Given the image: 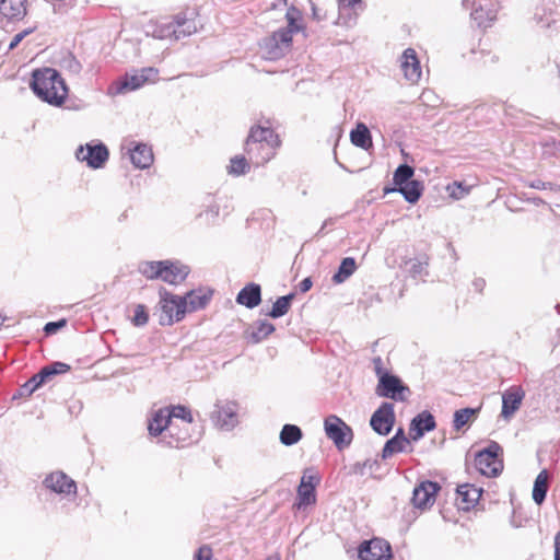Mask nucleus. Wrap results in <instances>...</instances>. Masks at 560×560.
<instances>
[{
	"label": "nucleus",
	"mask_w": 560,
	"mask_h": 560,
	"mask_svg": "<svg viewBox=\"0 0 560 560\" xmlns=\"http://www.w3.org/2000/svg\"><path fill=\"white\" fill-rule=\"evenodd\" d=\"M31 88L40 100L55 106H60L68 96L65 80L52 68L35 70L32 74Z\"/></svg>",
	"instance_id": "nucleus-1"
},
{
	"label": "nucleus",
	"mask_w": 560,
	"mask_h": 560,
	"mask_svg": "<svg viewBox=\"0 0 560 560\" xmlns=\"http://www.w3.org/2000/svg\"><path fill=\"white\" fill-rule=\"evenodd\" d=\"M279 145V137L270 127L254 126L246 138L244 150L248 160L258 166L270 161Z\"/></svg>",
	"instance_id": "nucleus-2"
},
{
	"label": "nucleus",
	"mask_w": 560,
	"mask_h": 560,
	"mask_svg": "<svg viewBox=\"0 0 560 560\" xmlns=\"http://www.w3.org/2000/svg\"><path fill=\"white\" fill-rule=\"evenodd\" d=\"M288 25L273 32L270 36L262 39L260 49L264 58L268 60H277L283 57L291 48L292 36L299 32L300 26L295 19L288 13Z\"/></svg>",
	"instance_id": "nucleus-3"
},
{
	"label": "nucleus",
	"mask_w": 560,
	"mask_h": 560,
	"mask_svg": "<svg viewBox=\"0 0 560 560\" xmlns=\"http://www.w3.org/2000/svg\"><path fill=\"white\" fill-rule=\"evenodd\" d=\"M160 294L159 323L163 326L179 322L187 312V301L183 296L174 295L162 288Z\"/></svg>",
	"instance_id": "nucleus-4"
},
{
	"label": "nucleus",
	"mask_w": 560,
	"mask_h": 560,
	"mask_svg": "<svg viewBox=\"0 0 560 560\" xmlns=\"http://www.w3.org/2000/svg\"><path fill=\"white\" fill-rule=\"evenodd\" d=\"M503 448L498 442L491 441L489 445L475 456V466L486 477H497L503 469L501 458Z\"/></svg>",
	"instance_id": "nucleus-5"
},
{
	"label": "nucleus",
	"mask_w": 560,
	"mask_h": 560,
	"mask_svg": "<svg viewBox=\"0 0 560 560\" xmlns=\"http://www.w3.org/2000/svg\"><path fill=\"white\" fill-rule=\"evenodd\" d=\"M70 370V365L63 362H54L49 365L44 366L38 373L33 375L26 381L18 392L13 395V399L30 397L36 389H38L48 378L57 374L67 373Z\"/></svg>",
	"instance_id": "nucleus-6"
},
{
	"label": "nucleus",
	"mask_w": 560,
	"mask_h": 560,
	"mask_svg": "<svg viewBox=\"0 0 560 560\" xmlns=\"http://www.w3.org/2000/svg\"><path fill=\"white\" fill-rule=\"evenodd\" d=\"M210 419L219 429L231 431L238 424V405L231 400H218Z\"/></svg>",
	"instance_id": "nucleus-7"
},
{
	"label": "nucleus",
	"mask_w": 560,
	"mask_h": 560,
	"mask_svg": "<svg viewBox=\"0 0 560 560\" xmlns=\"http://www.w3.org/2000/svg\"><path fill=\"white\" fill-rule=\"evenodd\" d=\"M462 5L465 9L472 8L471 19L479 27H488L497 19L499 4L494 0H463Z\"/></svg>",
	"instance_id": "nucleus-8"
},
{
	"label": "nucleus",
	"mask_w": 560,
	"mask_h": 560,
	"mask_svg": "<svg viewBox=\"0 0 560 560\" xmlns=\"http://www.w3.org/2000/svg\"><path fill=\"white\" fill-rule=\"evenodd\" d=\"M375 394L378 397L389 398L395 401H406L410 389L398 376L390 374L381 377L376 385Z\"/></svg>",
	"instance_id": "nucleus-9"
},
{
	"label": "nucleus",
	"mask_w": 560,
	"mask_h": 560,
	"mask_svg": "<svg viewBox=\"0 0 560 560\" xmlns=\"http://www.w3.org/2000/svg\"><path fill=\"white\" fill-rule=\"evenodd\" d=\"M325 433L330 439L337 448L342 450L351 444L353 433L349 425H347L337 416H329L324 422Z\"/></svg>",
	"instance_id": "nucleus-10"
},
{
	"label": "nucleus",
	"mask_w": 560,
	"mask_h": 560,
	"mask_svg": "<svg viewBox=\"0 0 560 560\" xmlns=\"http://www.w3.org/2000/svg\"><path fill=\"white\" fill-rule=\"evenodd\" d=\"M199 432L195 431L192 422L173 421L171 428H167V444L172 447H180L191 444L199 439Z\"/></svg>",
	"instance_id": "nucleus-11"
},
{
	"label": "nucleus",
	"mask_w": 560,
	"mask_h": 560,
	"mask_svg": "<svg viewBox=\"0 0 560 560\" xmlns=\"http://www.w3.org/2000/svg\"><path fill=\"white\" fill-rule=\"evenodd\" d=\"M395 410L392 402L384 401L370 419L371 428L380 435H388L395 424Z\"/></svg>",
	"instance_id": "nucleus-12"
},
{
	"label": "nucleus",
	"mask_w": 560,
	"mask_h": 560,
	"mask_svg": "<svg viewBox=\"0 0 560 560\" xmlns=\"http://www.w3.org/2000/svg\"><path fill=\"white\" fill-rule=\"evenodd\" d=\"M75 156L79 161H85L88 166L91 168L96 170L103 167L105 162L108 160L109 152L106 145L103 143H88L85 148L81 145L77 150Z\"/></svg>",
	"instance_id": "nucleus-13"
},
{
	"label": "nucleus",
	"mask_w": 560,
	"mask_h": 560,
	"mask_svg": "<svg viewBox=\"0 0 560 560\" xmlns=\"http://www.w3.org/2000/svg\"><path fill=\"white\" fill-rule=\"evenodd\" d=\"M359 558L361 560H390V545L381 538L364 541L359 548Z\"/></svg>",
	"instance_id": "nucleus-14"
},
{
	"label": "nucleus",
	"mask_w": 560,
	"mask_h": 560,
	"mask_svg": "<svg viewBox=\"0 0 560 560\" xmlns=\"http://www.w3.org/2000/svg\"><path fill=\"white\" fill-rule=\"evenodd\" d=\"M319 483V478L315 475H310L304 471L300 486L298 488V509H302L316 503V486Z\"/></svg>",
	"instance_id": "nucleus-15"
},
{
	"label": "nucleus",
	"mask_w": 560,
	"mask_h": 560,
	"mask_svg": "<svg viewBox=\"0 0 560 560\" xmlns=\"http://www.w3.org/2000/svg\"><path fill=\"white\" fill-rule=\"evenodd\" d=\"M43 483L47 489L58 494L74 495L77 493L75 481L63 471H54L49 474L46 476Z\"/></svg>",
	"instance_id": "nucleus-16"
},
{
	"label": "nucleus",
	"mask_w": 560,
	"mask_h": 560,
	"mask_svg": "<svg viewBox=\"0 0 560 560\" xmlns=\"http://www.w3.org/2000/svg\"><path fill=\"white\" fill-rule=\"evenodd\" d=\"M190 269L188 266L182 264L177 260H163L160 277L166 283L170 284H179L182 283L189 275Z\"/></svg>",
	"instance_id": "nucleus-17"
},
{
	"label": "nucleus",
	"mask_w": 560,
	"mask_h": 560,
	"mask_svg": "<svg viewBox=\"0 0 560 560\" xmlns=\"http://www.w3.org/2000/svg\"><path fill=\"white\" fill-rule=\"evenodd\" d=\"M400 69L407 81L417 83L422 74L421 66L417 52L413 48L404 50L400 57Z\"/></svg>",
	"instance_id": "nucleus-18"
},
{
	"label": "nucleus",
	"mask_w": 560,
	"mask_h": 560,
	"mask_svg": "<svg viewBox=\"0 0 560 560\" xmlns=\"http://www.w3.org/2000/svg\"><path fill=\"white\" fill-rule=\"evenodd\" d=\"M525 392L521 387H511L502 394L501 416L509 420L521 407Z\"/></svg>",
	"instance_id": "nucleus-19"
},
{
	"label": "nucleus",
	"mask_w": 560,
	"mask_h": 560,
	"mask_svg": "<svg viewBox=\"0 0 560 560\" xmlns=\"http://www.w3.org/2000/svg\"><path fill=\"white\" fill-rule=\"evenodd\" d=\"M440 489V486L433 481L421 482L415 488L412 493V503L415 506L424 509L428 505L433 504L435 500V493Z\"/></svg>",
	"instance_id": "nucleus-20"
},
{
	"label": "nucleus",
	"mask_w": 560,
	"mask_h": 560,
	"mask_svg": "<svg viewBox=\"0 0 560 560\" xmlns=\"http://www.w3.org/2000/svg\"><path fill=\"white\" fill-rule=\"evenodd\" d=\"M536 25L548 36H553L560 32V12L555 10H544L541 14L534 16Z\"/></svg>",
	"instance_id": "nucleus-21"
},
{
	"label": "nucleus",
	"mask_w": 560,
	"mask_h": 560,
	"mask_svg": "<svg viewBox=\"0 0 560 560\" xmlns=\"http://www.w3.org/2000/svg\"><path fill=\"white\" fill-rule=\"evenodd\" d=\"M26 0H0V22L22 20L26 14Z\"/></svg>",
	"instance_id": "nucleus-22"
},
{
	"label": "nucleus",
	"mask_w": 560,
	"mask_h": 560,
	"mask_svg": "<svg viewBox=\"0 0 560 560\" xmlns=\"http://www.w3.org/2000/svg\"><path fill=\"white\" fill-rule=\"evenodd\" d=\"M434 428L433 415L429 411H422L411 420L409 434L413 441H418L425 432L432 431Z\"/></svg>",
	"instance_id": "nucleus-23"
},
{
	"label": "nucleus",
	"mask_w": 560,
	"mask_h": 560,
	"mask_svg": "<svg viewBox=\"0 0 560 560\" xmlns=\"http://www.w3.org/2000/svg\"><path fill=\"white\" fill-rule=\"evenodd\" d=\"M236 302L247 308H254L261 302V289L259 284L249 283L237 294Z\"/></svg>",
	"instance_id": "nucleus-24"
},
{
	"label": "nucleus",
	"mask_w": 560,
	"mask_h": 560,
	"mask_svg": "<svg viewBox=\"0 0 560 560\" xmlns=\"http://www.w3.org/2000/svg\"><path fill=\"white\" fill-rule=\"evenodd\" d=\"M170 415L171 413H167V408L158 410L149 422V433L153 436L163 434V439L167 438V428H171L173 422L170 421Z\"/></svg>",
	"instance_id": "nucleus-25"
},
{
	"label": "nucleus",
	"mask_w": 560,
	"mask_h": 560,
	"mask_svg": "<svg viewBox=\"0 0 560 560\" xmlns=\"http://www.w3.org/2000/svg\"><path fill=\"white\" fill-rule=\"evenodd\" d=\"M130 160L138 168H148L153 162V153L150 147L143 143H137L129 149Z\"/></svg>",
	"instance_id": "nucleus-26"
},
{
	"label": "nucleus",
	"mask_w": 560,
	"mask_h": 560,
	"mask_svg": "<svg viewBox=\"0 0 560 560\" xmlns=\"http://www.w3.org/2000/svg\"><path fill=\"white\" fill-rule=\"evenodd\" d=\"M273 331V324L267 320H257L246 329L245 336L249 342L259 343Z\"/></svg>",
	"instance_id": "nucleus-27"
},
{
	"label": "nucleus",
	"mask_w": 560,
	"mask_h": 560,
	"mask_svg": "<svg viewBox=\"0 0 560 560\" xmlns=\"http://www.w3.org/2000/svg\"><path fill=\"white\" fill-rule=\"evenodd\" d=\"M481 497V489L474 485L465 483L457 487V500L462 503L463 510H469Z\"/></svg>",
	"instance_id": "nucleus-28"
},
{
	"label": "nucleus",
	"mask_w": 560,
	"mask_h": 560,
	"mask_svg": "<svg viewBox=\"0 0 560 560\" xmlns=\"http://www.w3.org/2000/svg\"><path fill=\"white\" fill-rule=\"evenodd\" d=\"M154 72V69H143L141 73L126 75V78L116 85V93H124L125 91H135L141 88L148 80V73Z\"/></svg>",
	"instance_id": "nucleus-29"
},
{
	"label": "nucleus",
	"mask_w": 560,
	"mask_h": 560,
	"mask_svg": "<svg viewBox=\"0 0 560 560\" xmlns=\"http://www.w3.org/2000/svg\"><path fill=\"white\" fill-rule=\"evenodd\" d=\"M351 142L361 149L368 150L372 147V137L369 128L363 124L359 122L357 127L350 132Z\"/></svg>",
	"instance_id": "nucleus-30"
},
{
	"label": "nucleus",
	"mask_w": 560,
	"mask_h": 560,
	"mask_svg": "<svg viewBox=\"0 0 560 560\" xmlns=\"http://www.w3.org/2000/svg\"><path fill=\"white\" fill-rule=\"evenodd\" d=\"M549 475L546 469L541 470L534 481L533 500L537 505L542 504L548 491Z\"/></svg>",
	"instance_id": "nucleus-31"
},
{
	"label": "nucleus",
	"mask_w": 560,
	"mask_h": 560,
	"mask_svg": "<svg viewBox=\"0 0 560 560\" xmlns=\"http://www.w3.org/2000/svg\"><path fill=\"white\" fill-rule=\"evenodd\" d=\"M172 27L175 39L184 38L196 32V23L180 15L175 16Z\"/></svg>",
	"instance_id": "nucleus-32"
},
{
	"label": "nucleus",
	"mask_w": 560,
	"mask_h": 560,
	"mask_svg": "<svg viewBox=\"0 0 560 560\" xmlns=\"http://www.w3.org/2000/svg\"><path fill=\"white\" fill-rule=\"evenodd\" d=\"M423 191V185L421 182L412 179L404 185H400L398 187V192H400L405 200L409 203H416Z\"/></svg>",
	"instance_id": "nucleus-33"
},
{
	"label": "nucleus",
	"mask_w": 560,
	"mask_h": 560,
	"mask_svg": "<svg viewBox=\"0 0 560 560\" xmlns=\"http://www.w3.org/2000/svg\"><path fill=\"white\" fill-rule=\"evenodd\" d=\"M357 270L355 259L352 257H346L341 260L337 272L332 276V281L337 284L345 282L349 279Z\"/></svg>",
	"instance_id": "nucleus-34"
},
{
	"label": "nucleus",
	"mask_w": 560,
	"mask_h": 560,
	"mask_svg": "<svg viewBox=\"0 0 560 560\" xmlns=\"http://www.w3.org/2000/svg\"><path fill=\"white\" fill-rule=\"evenodd\" d=\"M303 436L302 430L295 424H284L280 431V442L285 446L296 444Z\"/></svg>",
	"instance_id": "nucleus-35"
},
{
	"label": "nucleus",
	"mask_w": 560,
	"mask_h": 560,
	"mask_svg": "<svg viewBox=\"0 0 560 560\" xmlns=\"http://www.w3.org/2000/svg\"><path fill=\"white\" fill-rule=\"evenodd\" d=\"M293 298V293L278 298L277 301L273 303L272 308L267 313V315L270 316L271 318L282 317L289 312Z\"/></svg>",
	"instance_id": "nucleus-36"
},
{
	"label": "nucleus",
	"mask_w": 560,
	"mask_h": 560,
	"mask_svg": "<svg viewBox=\"0 0 560 560\" xmlns=\"http://www.w3.org/2000/svg\"><path fill=\"white\" fill-rule=\"evenodd\" d=\"M162 264H163V260L142 261L139 264L138 270L142 276H144L149 280L160 279V277L162 276V273H161Z\"/></svg>",
	"instance_id": "nucleus-37"
},
{
	"label": "nucleus",
	"mask_w": 560,
	"mask_h": 560,
	"mask_svg": "<svg viewBox=\"0 0 560 560\" xmlns=\"http://www.w3.org/2000/svg\"><path fill=\"white\" fill-rule=\"evenodd\" d=\"M479 411V408H463L459 410H456L454 413V428L456 430H460L464 425H466L470 419L477 415Z\"/></svg>",
	"instance_id": "nucleus-38"
},
{
	"label": "nucleus",
	"mask_w": 560,
	"mask_h": 560,
	"mask_svg": "<svg viewBox=\"0 0 560 560\" xmlns=\"http://www.w3.org/2000/svg\"><path fill=\"white\" fill-rule=\"evenodd\" d=\"M184 298L187 301V311L190 312L203 308L210 300V296H208L207 294H200L194 291L189 292Z\"/></svg>",
	"instance_id": "nucleus-39"
},
{
	"label": "nucleus",
	"mask_w": 560,
	"mask_h": 560,
	"mask_svg": "<svg viewBox=\"0 0 560 560\" xmlns=\"http://www.w3.org/2000/svg\"><path fill=\"white\" fill-rule=\"evenodd\" d=\"M410 444H405L402 441H399L398 439L390 438L386 441L383 451H382V458L387 459L392 457L396 453H401L406 451V447Z\"/></svg>",
	"instance_id": "nucleus-40"
},
{
	"label": "nucleus",
	"mask_w": 560,
	"mask_h": 560,
	"mask_svg": "<svg viewBox=\"0 0 560 560\" xmlns=\"http://www.w3.org/2000/svg\"><path fill=\"white\" fill-rule=\"evenodd\" d=\"M413 174L415 170L411 166H409L408 164H400L394 172L393 180L395 186L399 187L400 185H404L412 180L411 177L413 176Z\"/></svg>",
	"instance_id": "nucleus-41"
},
{
	"label": "nucleus",
	"mask_w": 560,
	"mask_h": 560,
	"mask_svg": "<svg viewBox=\"0 0 560 560\" xmlns=\"http://www.w3.org/2000/svg\"><path fill=\"white\" fill-rule=\"evenodd\" d=\"M167 413L170 415V421H187L192 422V416L188 408L185 406H173L172 408H167Z\"/></svg>",
	"instance_id": "nucleus-42"
},
{
	"label": "nucleus",
	"mask_w": 560,
	"mask_h": 560,
	"mask_svg": "<svg viewBox=\"0 0 560 560\" xmlns=\"http://www.w3.org/2000/svg\"><path fill=\"white\" fill-rule=\"evenodd\" d=\"M249 165L244 156H234L231 159L229 173L235 176L244 175L248 172Z\"/></svg>",
	"instance_id": "nucleus-43"
},
{
	"label": "nucleus",
	"mask_w": 560,
	"mask_h": 560,
	"mask_svg": "<svg viewBox=\"0 0 560 560\" xmlns=\"http://www.w3.org/2000/svg\"><path fill=\"white\" fill-rule=\"evenodd\" d=\"M447 191L453 199L459 200L469 195L471 186L464 184L463 182H454L447 185Z\"/></svg>",
	"instance_id": "nucleus-44"
},
{
	"label": "nucleus",
	"mask_w": 560,
	"mask_h": 560,
	"mask_svg": "<svg viewBox=\"0 0 560 560\" xmlns=\"http://www.w3.org/2000/svg\"><path fill=\"white\" fill-rule=\"evenodd\" d=\"M149 320V314L147 312V308L143 304H138L135 307V315L132 317V324L135 326L141 327L148 324Z\"/></svg>",
	"instance_id": "nucleus-45"
},
{
	"label": "nucleus",
	"mask_w": 560,
	"mask_h": 560,
	"mask_svg": "<svg viewBox=\"0 0 560 560\" xmlns=\"http://www.w3.org/2000/svg\"><path fill=\"white\" fill-rule=\"evenodd\" d=\"M61 67L72 74H79L82 68L81 63L73 56L63 58Z\"/></svg>",
	"instance_id": "nucleus-46"
},
{
	"label": "nucleus",
	"mask_w": 560,
	"mask_h": 560,
	"mask_svg": "<svg viewBox=\"0 0 560 560\" xmlns=\"http://www.w3.org/2000/svg\"><path fill=\"white\" fill-rule=\"evenodd\" d=\"M372 362H373V370H374L375 375L377 376L378 381L381 380V377L383 375H390L392 374V373H389L386 370V368L384 365V362H383L381 357H375Z\"/></svg>",
	"instance_id": "nucleus-47"
},
{
	"label": "nucleus",
	"mask_w": 560,
	"mask_h": 560,
	"mask_svg": "<svg viewBox=\"0 0 560 560\" xmlns=\"http://www.w3.org/2000/svg\"><path fill=\"white\" fill-rule=\"evenodd\" d=\"M360 3L361 0H338L339 20L342 19L346 11L354 9Z\"/></svg>",
	"instance_id": "nucleus-48"
},
{
	"label": "nucleus",
	"mask_w": 560,
	"mask_h": 560,
	"mask_svg": "<svg viewBox=\"0 0 560 560\" xmlns=\"http://www.w3.org/2000/svg\"><path fill=\"white\" fill-rule=\"evenodd\" d=\"M212 549L209 546L203 545L195 553L194 560H212Z\"/></svg>",
	"instance_id": "nucleus-49"
},
{
	"label": "nucleus",
	"mask_w": 560,
	"mask_h": 560,
	"mask_svg": "<svg viewBox=\"0 0 560 560\" xmlns=\"http://www.w3.org/2000/svg\"><path fill=\"white\" fill-rule=\"evenodd\" d=\"M34 30L27 28L20 33H18L11 40L9 45V50H13L28 34H31Z\"/></svg>",
	"instance_id": "nucleus-50"
},
{
	"label": "nucleus",
	"mask_w": 560,
	"mask_h": 560,
	"mask_svg": "<svg viewBox=\"0 0 560 560\" xmlns=\"http://www.w3.org/2000/svg\"><path fill=\"white\" fill-rule=\"evenodd\" d=\"M65 325H66V320L65 319H61V320H58V322H49V323H47L45 325L44 331L46 332V335H51V334L57 332Z\"/></svg>",
	"instance_id": "nucleus-51"
},
{
	"label": "nucleus",
	"mask_w": 560,
	"mask_h": 560,
	"mask_svg": "<svg viewBox=\"0 0 560 560\" xmlns=\"http://www.w3.org/2000/svg\"><path fill=\"white\" fill-rule=\"evenodd\" d=\"M312 285H313L312 279L310 277H307L299 283V290H300V292L305 293L311 290Z\"/></svg>",
	"instance_id": "nucleus-52"
},
{
	"label": "nucleus",
	"mask_w": 560,
	"mask_h": 560,
	"mask_svg": "<svg viewBox=\"0 0 560 560\" xmlns=\"http://www.w3.org/2000/svg\"><path fill=\"white\" fill-rule=\"evenodd\" d=\"M550 186H551L550 183H546L540 179H535L529 183V187L535 188V189H547Z\"/></svg>",
	"instance_id": "nucleus-53"
},
{
	"label": "nucleus",
	"mask_w": 560,
	"mask_h": 560,
	"mask_svg": "<svg viewBox=\"0 0 560 560\" xmlns=\"http://www.w3.org/2000/svg\"><path fill=\"white\" fill-rule=\"evenodd\" d=\"M555 560H560V530L555 535Z\"/></svg>",
	"instance_id": "nucleus-54"
},
{
	"label": "nucleus",
	"mask_w": 560,
	"mask_h": 560,
	"mask_svg": "<svg viewBox=\"0 0 560 560\" xmlns=\"http://www.w3.org/2000/svg\"><path fill=\"white\" fill-rule=\"evenodd\" d=\"M472 287H474V289H475L477 292L481 293V292L483 291L485 287H486V281H485V279H482V278H476V279L472 281Z\"/></svg>",
	"instance_id": "nucleus-55"
},
{
	"label": "nucleus",
	"mask_w": 560,
	"mask_h": 560,
	"mask_svg": "<svg viewBox=\"0 0 560 560\" xmlns=\"http://www.w3.org/2000/svg\"><path fill=\"white\" fill-rule=\"evenodd\" d=\"M393 438L398 439L399 441H402V443H405V444H410V441L406 438L405 431L402 428H399Z\"/></svg>",
	"instance_id": "nucleus-56"
},
{
	"label": "nucleus",
	"mask_w": 560,
	"mask_h": 560,
	"mask_svg": "<svg viewBox=\"0 0 560 560\" xmlns=\"http://www.w3.org/2000/svg\"><path fill=\"white\" fill-rule=\"evenodd\" d=\"M377 462H371V460H366L362 464V469L369 467V468H372L373 465H376ZM361 474H364V470H361Z\"/></svg>",
	"instance_id": "nucleus-57"
},
{
	"label": "nucleus",
	"mask_w": 560,
	"mask_h": 560,
	"mask_svg": "<svg viewBox=\"0 0 560 560\" xmlns=\"http://www.w3.org/2000/svg\"><path fill=\"white\" fill-rule=\"evenodd\" d=\"M421 270H422V264L421 262L413 264V266H412V272L413 273H419V272H421Z\"/></svg>",
	"instance_id": "nucleus-58"
},
{
	"label": "nucleus",
	"mask_w": 560,
	"mask_h": 560,
	"mask_svg": "<svg viewBox=\"0 0 560 560\" xmlns=\"http://www.w3.org/2000/svg\"><path fill=\"white\" fill-rule=\"evenodd\" d=\"M390 192H398V186L396 187H385L384 188V194L387 195V194H390Z\"/></svg>",
	"instance_id": "nucleus-59"
},
{
	"label": "nucleus",
	"mask_w": 560,
	"mask_h": 560,
	"mask_svg": "<svg viewBox=\"0 0 560 560\" xmlns=\"http://www.w3.org/2000/svg\"><path fill=\"white\" fill-rule=\"evenodd\" d=\"M5 320H7V316L0 314V327L4 324Z\"/></svg>",
	"instance_id": "nucleus-60"
},
{
	"label": "nucleus",
	"mask_w": 560,
	"mask_h": 560,
	"mask_svg": "<svg viewBox=\"0 0 560 560\" xmlns=\"http://www.w3.org/2000/svg\"><path fill=\"white\" fill-rule=\"evenodd\" d=\"M267 560H280V557L279 556H272V557H269Z\"/></svg>",
	"instance_id": "nucleus-61"
},
{
	"label": "nucleus",
	"mask_w": 560,
	"mask_h": 560,
	"mask_svg": "<svg viewBox=\"0 0 560 560\" xmlns=\"http://www.w3.org/2000/svg\"><path fill=\"white\" fill-rule=\"evenodd\" d=\"M511 524H512L514 527H518V526H520L518 524H516V523L514 522V520H512V521H511Z\"/></svg>",
	"instance_id": "nucleus-62"
},
{
	"label": "nucleus",
	"mask_w": 560,
	"mask_h": 560,
	"mask_svg": "<svg viewBox=\"0 0 560 560\" xmlns=\"http://www.w3.org/2000/svg\"><path fill=\"white\" fill-rule=\"evenodd\" d=\"M558 337H559V340H560V329L558 330Z\"/></svg>",
	"instance_id": "nucleus-63"
},
{
	"label": "nucleus",
	"mask_w": 560,
	"mask_h": 560,
	"mask_svg": "<svg viewBox=\"0 0 560 560\" xmlns=\"http://www.w3.org/2000/svg\"><path fill=\"white\" fill-rule=\"evenodd\" d=\"M558 70H559V77H560V65H558Z\"/></svg>",
	"instance_id": "nucleus-64"
}]
</instances>
